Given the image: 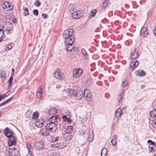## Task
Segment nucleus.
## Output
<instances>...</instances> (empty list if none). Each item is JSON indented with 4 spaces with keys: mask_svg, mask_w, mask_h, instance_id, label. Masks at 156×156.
<instances>
[{
    "mask_svg": "<svg viewBox=\"0 0 156 156\" xmlns=\"http://www.w3.org/2000/svg\"><path fill=\"white\" fill-rule=\"evenodd\" d=\"M72 16L73 19H79L82 17L83 15V12L81 10L78 11L74 12L72 13Z\"/></svg>",
    "mask_w": 156,
    "mask_h": 156,
    "instance_id": "39448f33",
    "label": "nucleus"
},
{
    "mask_svg": "<svg viewBox=\"0 0 156 156\" xmlns=\"http://www.w3.org/2000/svg\"><path fill=\"white\" fill-rule=\"evenodd\" d=\"M12 80H13V77H12V76H11L9 78V80L8 81V82L9 83H12Z\"/></svg>",
    "mask_w": 156,
    "mask_h": 156,
    "instance_id": "603ef678",
    "label": "nucleus"
},
{
    "mask_svg": "<svg viewBox=\"0 0 156 156\" xmlns=\"http://www.w3.org/2000/svg\"><path fill=\"white\" fill-rule=\"evenodd\" d=\"M42 16L43 18L46 19L47 18V15L45 14H42Z\"/></svg>",
    "mask_w": 156,
    "mask_h": 156,
    "instance_id": "6e6d98bb",
    "label": "nucleus"
},
{
    "mask_svg": "<svg viewBox=\"0 0 156 156\" xmlns=\"http://www.w3.org/2000/svg\"><path fill=\"white\" fill-rule=\"evenodd\" d=\"M65 38V43L66 44H73L74 41L73 37H69Z\"/></svg>",
    "mask_w": 156,
    "mask_h": 156,
    "instance_id": "aec40b11",
    "label": "nucleus"
},
{
    "mask_svg": "<svg viewBox=\"0 0 156 156\" xmlns=\"http://www.w3.org/2000/svg\"><path fill=\"white\" fill-rule=\"evenodd\" d=\"M26 146L29 152L27 156H33V149L32 146L29 144L27 145Z\"/></svg>",
    "mask_w": 156,
    "mask_h": 156,
    "instance_id": "a211bd4d",
    "label": "nucleus"
},
{
    "mask_svg": "<svg viewBox=\"0 0 156 156\" xmlns=\"http://www.w3.org/2000/svg\"><path fill=\"white\" fill-rule=\"evenodd\" d=\"M140 34L143 37H147L148 36V32L146 27H143L140 30Z\"/></svg>",
    "mask_w": 156,
    "mask_h": 156,
    "instance_id": "dca6fc26",
    "label": "nucleus"
},
{
    "mask_svg": "<svg viewBox=\"0 0 156 156\" xmlns=\"http://www.w3.org/2000/svg\"><path fill=\"white\" fill-rule=\"evenodd\" d=\"M4 133L7 137L9 135H10L11 136L13 134L12 131L10 130L8 128H7L5 129V131H4Z\"/></svg>",
    "mask_w": 156,
    "mask_h": 156,
    "instance_id": "b1692460",
    "label": "nucleus"
},
{
    "mask_svg": "<svg viewBox=\"0 0 156 156\" xmlns=\"http://www.w3.org/2000/svg\"><path fill=\"white\" fill-rule=\"evenodd\" d=\"M81 52L82 54L83 55L85 58H89V54L86 52V51L84 49H82L81 50Z\"/></svg>",
    "mask_w": 156,
    "mask_h": 156,
    "instance_id": "cd10ccee",
    "label": "nucleus"
},
{
    "mask_svg": "<svg viewBox=\"0 0 156 156\" xmlns=\"http://www.w3.org/2000/svg\"><path fill=\"white\" fill-rule=\"evenodd\" d=\"M61 87V86L60 85V84H58V85H57L56 86V88L57 89H59Z\"/></svg>",
    "mask_w": 156,
    "mask_h": 156,
    "instance_id": "052dcab7",
    "label": "nucleus"
},
{
    "mask_svg": "<svg viewBox=\"0 0 156 156\" xmlns=\"http://www.w3.org/2000/svg\"><path fill=\"white\" fill-rule=\"evenodd\" d=\"M37 93L40 94L42 93V86L41 85L37 89Z\"/></svg>",
    "mask_w": 156,
    "mask_h": 156,
    "instance_id": "58836bf2",
    "label": "nucleus"
},
{
    "mask_svg": "<svg viewBox=\"0 0 156 156\" xmlns=\"http://www.w3.org/2000/svg\"><path fill=\"white\" fill-rule=\"evenodd\" d=\"M107 150L105 148H103L102 149L101 151V156H102L103 154V156H106V155L107 154Z\"/></svg>",
    "mask_w": 156,
    "mask_h": 156,
    "instance_id": "f704fd0d",
    "label": "nucleus"
},
{
    "mask_svg": "<svg viewBox=\"0 0 156 156\" xmlns=\"http://www.w3.org/2000/svg\"><path fill=\"white\" fill-rule=\"evenodd\" d=\"M23 9L24 11L23 14L24 16H26L29 14V10L27 8L24 7Z\"/></svg>",
    "mask_w": 156,
    "mask_h": 156,
    "instance_id": "c85d7f7f",
    "label": "nucleus"
},
{
    "mask_svg": "<svg viewBox=\"0 0 156 156\" xmlns=\"http://www.w3.org/2000/svg\"><path fill=\"white\" fill-rule=\"evenodd\" d=\"M73 48V44H66V49L68 51H71Z\"/></svg>",
    "mask_w": 156,
    "mask_h": 156,
    "instance_id": "393cba45",
    "label": "nucleus"
},
{
    "mask_svg": "<svg viewBox=\"0 0 156 156\" xmlns=\"http://www.w3.org/2000/svg\"><path fill=\"white\" fill-rule=\"evenodd\" d=\"M73 31L72 29H69L67 30L64 31L63 36L64 38L66 37H73Z\"/></svg>",
    "mask_w": 156,
    "mask_h": 156,
    "instance_id": "9d476101",
    "label": "nucleus"
},
{
    "mask_svg": "<svg viewBox=\"0 0 156 156\" xmlns=\"http://www.w3.org/2000/svg\"><path fill=\"white\" fill-rule=\"evenodd\" d=\"M44 123V120L43 119H41L38 120H37L35 122L36 126L38 127H41L43 126Z\"/></svg>",
    "mask_w": 156,
    "mask_h": 156,
    "instance_id": "6ab92c4d",
    "label": "nucleus"
},
{
    "mask_svg": "<svg viewBox=\"0 0 156 156\" xmlns=\"http://www.w3.org/2000/svg\"><path fill=\"white\" fill-rule=\"evenodd\" d=\"M7 138H9V141L16 140V138L13 136V135L11 136L10 135H9V136H7Z\"/></svg>",
    "mask_w": 156,
    "mask_h": 156,
    "instance_id": "c9c22d12",
    "label": "nucleus"
},
{
    "mask_svg": "<svg viewBox=\"0 0 156 156\" xmlns=\"http://www.w3.org/2000/svg\"><path fill=\"white\" fill-rule=\"evenodd\" d=\"M58 144L59 146V147H58L59 149L62 148L65 146L64 144L62 142H59V143H58Z\"/></svg>",
    "mask_w": 156,
    "mask_h": 156,
    "instance_id": "ea45409f",
    "label": "nucleus"
},
{
    "mask_svg": "<svg viewBox=\"0 0 156 156\" xmlns=\"http://www.w3.org/2000/svg\"><path fill=\"white\" fill-rule=\"evenodd\" d=\"M83 73V71L82 69L80 68L76 69L73 71V77L75 78H78Z\"/></svg>",
    "mask_w": 156,
    "mask_h": 156,
    "instance_id": "6e6552de",
    "label": "nucleus"
},
{
    "mask_svg": "<svg viewBox=\"0 0 156 156\" xmlns=\"http://www.w3.org/2000/svg\"><path fill=\"white\" fill-rule=\"evenodd\" d=\"M65 139L67 141H68L70 140L72 137V136L71 133H66L65 134Z\"/></svg>",
    "mask_w": 156,
    "mask_h": 156,
    "instance_id": "a878e982",
    "label": "nucleus"
},
{
    "mask_svg": "<svg viewBox=\"0 0 156 156\" xmlns=\"http://www.w3.org/2000/svg\"><path fill=\"white\" fill-rule=\"evenodd\" d=\"M92 83V82L90 79H88L86 82V84L87 86H89Z\"/></svg>",
    "mask_w": 156,
    "mask_h": 156,
    "instance_id": "de8ad7c7",
    "label": "nucleus"
},
{
    "mask_svg": "<svg viewBox=\"0 0 156 156\" xmlns=\"http://www.w3.org/2000/svg\"><path fill=\"white\" fill-rule=\"evenodd\" d=\"M49 114L51 115H55L57 113V109L54 108H51L49 111Z\"/></svg>",
    "mask_w": 156,
    "mask_h": 156,
    "instance_id": "bb28decb",
    "label": "nucleus"
},
{
    "mask_svg": "<svg viewBox=\"0 0 156 156\" xmlns=\"http://www.w3.org/2000/svg\"><path fill=\"white\" fill-rule=\"evenodd\" d=\"M1 76L2 79L5 80L6 77L5 72V71H2L1 73Z\"/></svg>",
    "mask_w": 156,
    "mask_h": 156,
    "instance_id": "72a5a7b5",
    "label": "nucleus"
},
{
    "mask_svg": "<svg viewBox=\"0 0 156 156\" xmlns=\"http://www.w3.org/2000/svg\"><path fill=\"white\" fill-rule=\"evenodd\" d=\"M84 134V136L85 137L87 140L90 142H92L94 138V135L92 130L89 128H87L83 132Z\"/></svg>",
    "mask_w": 156,
    "mask_h": 156,
    "instance_id": "f257e3e1",
    "label": "nucleus"
},
{
    "mask_svg": "<svg viewBox=\"0 0 156 156\" xmlns=\"http://www.w3.org/2000/svg\"><path fill=\"white\" fill-rule=\"evenodd\" d=\"M54 76L56 79L59 80H63L64 78L63 73L59 69H57L55 71Z\"/></svg>",
    "mask_w": 156,
    "mask_h": 156,
    "instance_id": "20e7f679",
    "label": "nucleus"
},
{
    "mask_svg": "<svg viewBox=\"0 0 156 156\" xmlns=\"http://www.w3.org/2000/svg\"><path fill=\"white\" fill-rule=\"evenodd\" d=\"M122 111L120 108H118L117 110H116L115 116L117 118H119L121 117L122 114Z\"/></svg>",
    "mask_w": 156,
    "mask_h": 156,
    "instance_id": "5701e85b",
    "label": "nucleus"
},
{
    "mask_svg": "<svg viewBox=\"0 0 156 156\" xmlns=\"http://www.w3.org/2000/svg\"><path fill=\"white\" fill-rule=\"evenodd\" d=\"M147 143H150V144L152 145H155V143L151 140H149L147 142Z\"/></svg>",
    "mask_w": 156,
    "mask_h": 156,
    "instance_id": "09e8293b",
    "label": "nucleus"
},
{
    "mask_svg": "<svg viewBox=\"0 0 156 156\" xmlns=\"http://www.w3.org/2000/svg\"><path fill=\"white\" fill-rule=\"evenodd\" d=\"M8 48H9V50L12 48V45L11 44H9V45Z\"/></svg>",
    "mask_w": 156,
    "mask_h": 156,
    "instance_id": "0e129e2a",
    "label": "nucleus"
},
{
    "mask_svg": "<svg viewBox=\"0 0 156 156\" xmlns=\"http://www.w3.org/2000/svg\"><path fill=\"white\" fill-rule=\"evenodd\" d=\"M139 63L138 61H136L135 62H132L130 64V67L131 69L133 70L138 65Z\"/></svg>",
    "mask_w": 156,
    "mask_h": 156,
    "instance_id": "412c9836",
    "label": "nucleus"
},
{
    "mask_svg": "<svg viewBox=\"0 0 156 156\" xmlns=\"http://www.w3.org/2000/svg\"><path fill=\"white\" fill-rule=\"evenodd\" d=\"M61 119L58 116H54L50 118V121L52 122H54V123H55L56 124L58 125L59 124L60 126V127L61 128H63L64 126H62V125L59 123L58 124L59 122H60Z\"/></svg>",
    "mask_w": 156,
    "mask_h": 156,
    "instance_id": "0eeeda50",
    "label": "nucleus"
},
{
    "mask_svg": "<svg viewBox=\"0 0 156 156\" xmlns=\"http://www.w3.org/2000/svg\"><path fill=\"white\" fill-rule=\"evenodd\" d=\"M12 83H9L8 85L9 88H10L12 87V85H11Z\"/></svg>",
    "mask_w": 156,
    "mask_h": 156,
    "instance_id": "e2e57ef3",
    "label": "nucleus"
},
{
    "mask_svg": "<svg viewBox=\"0 0 156 156\" xmlns=\"http://www.w3.org/2000/svg\"><path fill=\"white\" fill-rule=\"evenodd\" d=\"M85 99L88 101H90L92 100L91 94L90 92L85 89L84 90L83 96Z\"/></svg>",
    "mask_w": 156,
    "mask_h": 156,
    "instance_id": "f8f14e48",
    "label": "nucleus"
},
{
    "mask_svg": "<svg viewBox=\"0 0 156 156\" xmlns=\"http://www.w3.org/2000/svg\"><path fill=\"white\" fill-rule=\"evenodd\" d=\"M130 55L131 58H137L139 57V54L135 48L133 51L131 52Z\"/></svg>",
    "mask_w": 156,
    "mask_h": 156,
    "instance_id": "f3484780",
    "label": "nucleus"
},
{
    "mask_svg": "<svg viewBox=\"0 0 156 156\" xmlns=\"http://www.w3.org/2000/svg\"><path fill=\"white\" fill-rule=\"evenodd\" d=\"M135 73L136 75L140 77L144 76L146 75V73L145 71L142 69L136 71Z\"/></svg>",
    "mask_w": 156,
    "mask_h": 156,
    "instance_id": "4be33fe9",
    "label": "nucleus"
},
{
    "mask_svg": "<svg viewBox=\"0 0 156 156\" xmlns=\"http://www.w3.org/2000/svg\"><path fill=\"white\" fill-rule=\"evenodd\" d=\"M153 32L154 36H156V26H155V27L153 30Z\"/></svg>",
    "mask_w": 156,
    "mask_h": 156,
    "instance_id": "5fc2aeb1",
    "label": "nucleus"
},
{
    "mask_svg": "<svg viewBox=\"0 0 156 156\" xmlns=\"http://www.w3.org/2000/svg\"><path fill=\"white\" fill-rule=\"evenodd\" d=\"M41 5V3L40 1L38 0H37L36 1L35 3V5L37 7H39Z\"/></svg>",
    "mask_w": 156,
    "mask_h": 156,
    "instance_id": "a18cd8bd",
    "label": "nucleus"
},
{
    "mask_svg": "<svg viewBox=\"0 0 156 156\" xmlns=\"http://www.w3.org/2000/svg\"><path fill=\"white\" fill-rule=\"evenodd\" d=\"M44 147V143L42 141L36 142L34 144V148L37 150H42Z\"/></svg>",
    "mask_w": 156,
    "mask_h": 156,
    "instance_id": "1a4fd4ad",
    "label": "nucleus"
},
{
    "mask_svg": "<svg viewBox=\"0 0 156 156\" xmlns=\"http://www.w3.org/2000/svg\"><path fill=\"white\" fill-rule=\"evenodd\" d=\"M150 12H148V13L147 14V16L148 17V16H150Z\"/></svg>",
    "mask_w": 156,
    "mask_h": 156,
    "instance_id": "338daca9",
    "label": "nucleus"
},
{
    "mask_svg": "<svg viewBox=\"0 0 156 156\" xmlns=\"http://www.w3.org/2000/svg\"><path fill=\"white\" fill-rule=\"evenodd\" d=\"M3 30L5 33L7 34H9V32H10L12 30L13 27L11 23L9 22H6L4 24L3 26Z\"/></svg>",
    "mask_w": 156,
    "mask_h": 156,
    "instance_id": "f03ea898",
    "label": "nucleus"
},
{
    "mask_svg": "<svg viewBox=\"0 0 156 156\" xmlns=\"http://www.w3.org/2000/svg\"><path fill=\"white\" fill-rule=\"evenodd\" d=\"M8 153L9 156H17L18 151L15 148L13 147L9 149Z\"/></svg>",
    "mask_w": 156,
    "mask_h": 156,
    "instance_id": "9b49d317",
    "label": "nucleus"
},
{
    "mask_svg": "<svg viewBox=\"0 0 156 156\" xmlns=\"http://www.w3.org/2000/svg\"><path fill=\"white\" fill-rule=\"evenodd\" d=\"M16 140L9 141V144L10 146L14 145L16 143Z\"/></svg>",
    "mask_w": 156,
    "mask_h": 156,
    "instance_id": "a19ab883",
    "label": "nucleus"
},
{
    "mask_svg": "<svg viewBox=\"0 0 156 156\" xmlns=\"http://www.w3.org/2000/svg\"><path fill=\"white\" fill-rule=\"evenodd\" d=\"M128 82L127 81H124L122 82V86L123 87H125L127 85Z\"/></svg>",
    "mask_w": 156,
    "mask_h": 156,
    "instance_id": "37998d69",
    "label": "nucleus"
},
{
    "mask_svg": "<svg viewBox=\"0 0 156 156\" xmlns=\"http://www.w3.org/2000/svg\"><path fill=\"white\" fill-rule=\"evenodd\" d=\"M58 143H57L56 144H52L51 145V147H52L55 148H58L59 146L58 145Z\"/></svg>",
    "mask_w": 156,
    "mask_h": 156,
    "instance_id": "49530a36",
    "label": "nucleus"
},
{
    "mask_svg": "<svg viewBox=\"0 0 156 156\" xmlns=\"http://www.w3.org/2000/svg\"><path fill=\"white\" fill-rule=\"evenodd\" d=\"M69 92H72L73 96L78 100H80L83 96V93L81 90H79L78 91H76L75 90L71 89L69 91Z\"/></svg>",
    "mask_w": 156,
    "mask_h": 156,
    "instance_id": "7ed1b4c3",
    "label": "nucleus"
},
{
    "mask_svg": "<svg viewBox=\"0 0 156 156\" xmlns=\"http://www.w3.org/2000/svg\"><path fill=\"white\" fill-rule=\"evenodd\" d=\"M39 116L38 112H36L33 113L32 115V118L33 119H36L38 118Z\"/></svg>",
    "mask_w": 156,
    "mask_h": 156,
    "instance_id": "e433bc0d",
    "label": "nucleus"
},
{
    "mask_svg": "<svg viewBox=\"0 0 156 156\" xmlns=\"http://www.w3.org/2000/svg\"><path fill=\"white\" fill-rule=\"evenodd\" d=\"M50 132L49 130L46 128V126L45 127L41 128V129L40 133L43 136H47L49 135Z\"/></svg>",
    "mask_w": 156,
    "mask_h": 156,
    "instance_id": "ddd939ff",
    "label": "nucleus"
},
{
    "mask_svg": "<svg viewBox=\"0 0 156 156\" xmlns=\"http://www.w3.org/2000/svg\"><path fill=\"white\" fill-rule=\"evenodd\" d=\"M5 94L0 96V101H1L2 99H4L5 98Z\"/></svg>",
    "mask_w": 156,
    "mask_h": 156,
    "instance_id": "864d4df0",
    "label": "nucleus"
},
{
    "mask_svg": "<svg viewBox=\"0 0 156 156\" xmlns=\"http://www.w3.org/2000/svg\"><path fill=\"white\" fill-rule=\"evenodd\" d=\"M34 15L36 16H37L38 14V11L37 9H34L33 11Z\"/></svg>",
    "mask_w": 156,
    "mask_h": 156,
    "instance_id": "c03bdc74",
    "label": "nucleus"
},
{
    "mask_svg": "<svg viewBox=\"0 0 156 156\" xmlns=\"http://www.w3.org/2000/svg\"><path fill=\"white\" fill-rule=\"evenodd\" d=\"M151 116L153 117V116L154 117V119H153L152 121H150L149 122V126L150 128L151 129H152L153 128H155V126H154L156 125V116L154 114H151Z\"/></svg>",
    "mask_w": 156,
    "mask_h": 156,
    "instance_id": "4468645a",
    "label": "nucleus"
},
{
    "mask_svg": "<svg viewBox=\"0 0 156 156\" xmlns=\"http://www.w3.org/2000/svg\"><path fill=\"white\" fill-rule=\"evenodd\" d=\"M145 87V86L144 85H142L141 87V89H143Z\"/></svg>",
    "mask_w": 156,
    "mask_h": 156,
    "instance_id": "69168bd1",
    "label": "nucleus"
},
{
    "mask_svg": "<svg viewBox=\"0 0 156 156\" xmlns=\"http://www.w3.org/2000/svg\"><path fill=\"white\" fill-rule=\"evenodd\" d=\"M54 122H51L47 124L46 128L50 131L55 132L57 129V124L54 123Z\"/></svg>",
    "mask_w": 156,
    "mask_h": 156,
    "instance_id": "423d86ee",
    "label": "nucleus"
},
{
    "mask_svg": "<svg viewBox=\"0 0 156 156\" xmlns=\"http://www.w3.org/2000/svg\"><path fill=\"white\" fill-rule=\"evenodd\" d=\"M12 71L13 73L14 72V69L12 68Z\"/></svg>",
    "mask_w": 156,
    "mask_h": 156,
    "instance_id": "774afa93",
    "label": "nucleus"
},
{
    "mask_svg": "<svg viewBox=\"0 0 156 156\" xmlns=\"http://www.w3.org/2000/svg\"><path fill=\"white\" fill-rule=\"evenodd\" d=\"M5 3H6L7 4H8V5L7 6V5H5L6 7H8V8H10L11 6V5H9V3L7 2H5Z\"/></svg>",
    "mask_w": 156,
    "mask_h": 156,
    "instance_id": "13d9d810",
    "label": "nucleus"
},
{
    "mask_svg": "<svg viewBox=\"0 0 156 156\" xmlns=\"http://www.w3.org/2000/svg\"><path fill=\"white\" fill-rule=\"evenodd\" d=\"M62 119L64 121L67 123H70L71 122V121L69 118H67V116L66 115H64L62 117Z\"/></svg>",
    "mask_w": 156,
    "mask_h": 156,
    "instance_id": "2f4dec72",
    "label": "nucleus"
},
{
    "mask_svg": "<svg viewBox=\"0 0 156 156\" xmlns=\"http://www.w3.org/2000/svg\"><path fill=\"white\" fill-rule=\"evenodd\" d=\"M69 10L72 12L74 10V7L72 4H70L68 6Z\"/></svg>",
    "mask_w": 156,
    "mask_h": 156,
    "instance_id": "4c0bfd02",
    "label": "nucleus"
},
{
    "mask_svg": "<svg viewBox=\"0 0 156 156\" xmlns=\"http://www.w3.org/2000/svg\"><path fill=\"white\" fill-rule=\"evenodd\" d=\"M109 3L108 0H105L103 2L102 7L104 8H106L108 5Z\"/></svg>",
    "mask_w": 156,
    "mask_h": 156,
    "instance_id": "7c9ffc66",
    "label": "nucleus"
},
{
    "mask_svg": "<svg viewBox=\"0 0 156 156\" xmlns=\"http://www.w3.org/2000/svg\"><path fill=\"white\" fill-rule=\"evenodd\" d=\"M124 91L122 90H120V91L119 92L117 99L118 100V103L119 104L121 103L123 98L124 96Z\"/></svg>",
    "mask_w": 156,
    "mask_h": 156,
    "instance_id": "2eb2a0df",
    "label": "nucleus"
},
{
    "mask_svg": "<svg viewBox=\"0 0 156 156\" xmlns=\"http://www.w3.org/2000/svg\"><path fill=\"white\" fill-rule=\"evenodd\" d=\"M7 103L6 102V101H5V102H3L2 103H1L0 104V107L5 105V104Z\"/></svg>",
    "mask_w": 156,
    "mask_h": 156,
    "instance_id": "bf43d9fd",
    "label": "nucleus"
},
{
    "mask_svg": "<svg viewBox=\"0 0 156 156\" xmlns=\"http://www.w3.org/2000/svg\"><path fill=\"white\" fill-rule=\"evenodd\" d=\"M4 33L5 32L3 30V28L0 25V39L3 37Z\"/></svg>",
    "mask_w": 156,
    "mask_h": 156,
    "instance_id": "c756f323",
    "label": "nucleus"
},
{
    "mask_svg": "<svg viewBox=\"0 0 156 156\" xmlns=\"http://www.w3.org/2000/svg\"><path fill=\"white\" fill-rule=\"evenodd\" d=\"M60 137L59 136H56L55 139L53 140V142H56L59 140Z\"/></svg>",
    "mask_w": 156,
    "mask_h": 156,
    "instance_id": "8fccbe9b",
    "label": "nucleus"
},
{
    "mask_svg": "<svg viewBox=\"0 0 156 156\" xmlns=\"http://www.w3.org/2000/svg\"><path fill=\"white\" fill-rule=\"evenodd\" d=\"M151 152H154V150L153 149V147H151Z\"/></svg>",
    "mask_w": 156,
    "mask_h": 156,
    "instance_id": "680f3d73",
    "label": "nucleus"
},
{
    "mask_svg": "<svg viewBox=\"0 0 156 156\" xmlns=\"http://www.w3.org/2000/svg\"><path fill=\"white\" fill-rule=\"evenodd\" d=\"M117 139V138L115 137L111 141V144L114 146H115L117 144L116 140Z\"/></svg>",
    "mask_w": 156,
    "mask_h": 156,
    "instance_id": "473e14b6",
    "label": "nucleus"
},
{
    "mask_svg": "<svg viewBox=\"0 0 156 156\" xmlns=\"http://www.w3.org/2000/svg\"><path fill=\"white\" fill-rule=\"evenodd\" d=\"M97 11L96 9H94V11H92L91 12V16L94 17L97 12Z\"/></svg>",
    "mask_w": 156,
    "mask_h": 156,
    "instance_id": "79ce46f5",
    "label": "nucleus"
},
{
    "mask_svg": "<svg viewBox=\"0 0 156 156\" xmlns=\"http://www.w3.org/2000/svg\"><path fill=\"white\" fill-rule=\"evenodd\" d=\"M13 98V97H12L10 98H9L8 100H7L6 101V102L8 103L9 101L11 100Z\"/></svg>",
    "mask_w": 156,
    "mask_h": 156,
    "instance_id": "4d7b16f0",
    "label": "nucleus"
},
{
    "mask_svg": "<svg viewBox=\"0 0 156 156\" xmlns=\"http://www.w3.org/2000/svg\"><path fill=\"white\" fill-rule=\"evenodd\" d=\"M42 94H40L37 93L36 94V96L37 98L38 99H40L41 97Z\"/></svg>",
    "mask_w": 156,
    "mask_h": 156,
    "instance_id": "3c124183",
    "label": "nucleus"
}]
</instances>
